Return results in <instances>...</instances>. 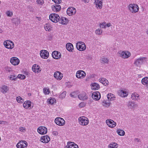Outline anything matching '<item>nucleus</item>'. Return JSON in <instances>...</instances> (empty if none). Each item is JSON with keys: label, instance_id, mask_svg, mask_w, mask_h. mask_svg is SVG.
Here are the masks:
<instances>
[{"label": "nucleus", "instance_id": "12", "mask_svg": "<svg viewBox=\"0 0 148 148\" xmlns=\"http://www.w3.org/2000/svg\"><path fill=\"white\" fill-rule=\"evenodd\" d=\"M92 97L94 100H98L101 98L100 93L98 91L94 92L92 93Z\"/></svg>", "mask_w": 148, "mask_h": 148}, {"label": "nucleus", "instance_id": "39", "mask_svg": "<svg viewBox=\"0 0 148 148\" xmlns=\"http://www.w3.org/2000/svg\"><path fill=\"white\" fill-rule=\"evenodd\" d=\"M70 95L71 97L74 98H76L77 96L75 92H73L71 93L70 94Z\"/></svg>", "mask_w": 148, "mask_h": 148}, {"label": "nucleus", "instance_id": "30", "mask_svg": "<svg viewBox=\"0 0 148 148\" xmlns=\"http://www.w3.org/2000/svg\"><path fill=\"white\" fill-rule=\"evenodd\" d=\"M117 132L120 136H123L125 134V132L123 130L121 129L117 130Z\"/></svg>", "mask_w": 148, "mask_h": 148}, {"label": "nucleus", "instance_id": "22", "mask_svg": "<svg viewBox=\"0 0 148 148\" xmlns=\"http://www.w3.org/2000/svg\"><path fill=\"white\" fill-rule=\"evenodd\" d=\"M52 9L54 12H58L61 9L60 6L59 5H53L51 7Z\"/></svg>", "mask_w": 148, "mask_h": 148}, {"label": "nucleus", "instance_id": "29", "mask_svg": "<svg viewBox=\"0 0 148 148\" xmlns=\"http://www.w3.org/2000/svg\"><path fill=\"white\" fill-rule=\"evenodd\" d=\"M141 82L143 85H146L148 84V77L143 78L141 80Z\"/></svg>", "mask_w": 148, "mask_h": 148}, {"label": "nucleus", "instance_id": "13", "mask_svg": "<svg viewBox=\"0 0 148 148\" xmlns=\"http://www.w3.org/2000/svg\"><path fill=\"white\" fill-rule=\"evenodd\" d=\"M85 73L83 71L79 70L77 71L76 74V76L78 78H82L86 76Z\"/></svg>", "mask_w": 148, "mask_h": 148}, {"label": "nucleus", "instance_id": "55", "mask_svg": "<svg viewBox=\"0 0 148 148\" xmlns=\"http://www.w3.org/2000/svg\"><path fill=\"white\" fill-rule=\"evenodd\" d=\"M25 130V129L23 127H20L19 128V130L21 132H24V130Z\"/></svg>", "mask_w": 148, "mask_h": 148}, {"label": "nucleus", "instance_id": "10", "mask_svg": "<svg viewBox=\"0 0 148 148\" xmlns=\"http://www.w3.org/2000/svg\"><path fill=\"white\" fill-rule=\"evenodd\" d=\"M27 146V143L25 141L23 140L20 141L16 145V147L18 148H24Z\"/></svg>", "mask_w": 148, "mask_h": 148}, {"label": "nucleus", "instance_id": "7", "mask_svg": "<svg viewBox=\"0 0 148 148\" xmlns=\"http://www.w3.org/2000/svg\"><path fill=\"white\" fill-rule=\"evenodd\" d=\"M40 54L41 57L45 59L47 58L49 56V52L46 50H41L40 52Z\"/></svg>", "mask_w": 148, "mask_h": 148}, {"label": "nucleus", "instance_id": "52", "mask_svg": "<svg viewBox=\"0 0 148 148\" xmlns=\"http://www.w3.org/2000/svg\"><path fill=\"white\" fill-rule=\"evenodd\" d=\"M105 79V78L103 77L99 79V81L102 83H103V82H104Z\"/></svg>", "mask_w": 148, "mask_h": 148}, {"label": "nucleus", "instance_id": "2", "mask_svg": "<svg viewBox=\"0 0 148 148\" xmlns=\"http://www.w3.org/2000/svg\"><path fill=\"white\" fill-rule=\"evenodd\" d=\"M77 49L80 51L85 50L86 48L85 43L82 42H78L76 44Z\"/></svg>", "mask_w": 148, "mask_h": 148}, {"label": "nucleus", "instance_id": "64", "mask_svg": "<svg viewBox=\"0 0 148 148\" xmlns=\"http://www.w3.org/2000/svg\"><path fill=\"white\" fill-rule=\"evenodd\" d=\"M1 123V121H0V124Z\"/></svg>", "mask_w": 148, "mask_h": 148}, {"label": "nucleus", "instance_id": "17", "mask_svg": "<svg viewBox=\"0 0 148 148\" xmlns=\"http://www.w3.org/2000/svg\"><path fill=\"white\" fill-rule=\"evenodd\" d=\"M10 62L12 64L16 65L19 64V60L16 57H13L11 58Z\"/></svg>", "mask_w": 148, "mask_h": 148}, {"label": "nucleus", "instance_id": "20", "mask_svg": "<svg viewBox=\"0 0 148 148\" xmlns=\"http://www.w3.org/2000/svg\"><path fill=\"white\" fill-rule=\"evenodd\" d=\"M49 137L47 135H45L41 138V141L44 143H46L50 140Z\"/></svg>", "mask_w": 148, "mask_h": 148}, {"label": "nucleus", "instance_id": "32", "mask_svg": "<svg viewBox=\"0 0 148 148\" xmlns=\"http://www.w3.org/2000/svg\"><path fill=\"white\" fill-rule=\"evenodd\" d=\"M110 103L109 101L108 102L105 100H104L103 102V105L105 107H108L110 106Z\"/></svg>", "mask_w": 148, "mask_h": 148}, {"label": "nucleus", "instance_id": "61", "mask_svg": "<svg viewBox=\"0 0 148 148\" xmlns=\"http://www.w3.org/2000/svg\"><path fill=\"white\" fill-rule=\"evenodd\" d=\"M136 95V98H135V100H138V99H139V96L138 95Z\"/></svg>", "mask_w": 148, "mask_h": 148}, {"label": "nucleus", "instance_id": "46", "mask_svg": "<svg viewBox=\"0 0 148 148\" xmlns=\"http://www.w3.org/2000/svg\"><path fill=\"white\" fill-rule=\"evenodd\" d=\"M29 104H27V103H26L25 102L23 103V107L26 108V109H27L29 107Z\"/></svg>", "mask_w": 148, "mask_h": 148}, {"label": "nucleus", "instance_id": "60", "mask_svg": "<svg viewBox=\"0 0 148 148\" xmlns=\"http://www.w3.org/2000/svg\"><path fill=\"white\" fill-rule=\"evenodd\" d=\"M49 103H53V100L51 99L49 100Z\"/></svg>", "mask_w": 148, "mask_h": 148}, {"label": "nucleus", "instance_id": "18", "mask_svg": "<svg viewBox=\"0 0 148 148\" xmlns=\"http://www.w3.org/2000/svg\"><path fill=\"white\" fill-rule=\"evenodd\" d=\"M53 58L56 59H58L61 58V55L60 53L57 51H53L52 53Z\"/></svg>", "mask_w": 148, "mask_h": 148}, {"label": "nucleus", "instance_id": "25", "mask_svg": "<svg viewBox=\"0 0 148 148\" xmlns=\"http://www.w3.org/2000/svg\"><path fill=\"white\" fill-rule=\"evenodd\" d=\"M66 47L67 49L69 51L71 52L73 49V44L70 43H68L66 45Z\"/></svg>", "mask_w": 148, "mask_h": 148}, {"label": "nucleus", "instance_id": "15", "mask_svg": "<svg viewBox=\"0 0 148 148\" xmlns=\"http://www.w3.org/2000/svg\"><path fill=\"white\" fill-rule=\"evenodd\" d=\"M78 98L82 100H85L88 99V97L86 95V93L82 92L78 95Z\"/></svg>", "mask_w": 148, "mask_h": 148}, {"label": "nucleus", "instance_id": "35", "mask_svg": "<svg viewBox=\"0 0 148 148\" xmlns=\"http://www.w3.org/2000/svg\"><path fill=\"white\" fill-rule=\"evenodd\" d=\"M66 92L65 91H64L59 96V97L61 99H63L66 96Z\"/></svg>", "mask_w": 148, "mask_h": 148}, {"label": "nucleus", "instance_id": "16", "mask_svg": "<svg viewBox=\"0 0 148 148\" xmlns=\"http://www.w3.org/2000/svg\"><path fill=\"white\" fill-rule=\"evenodd\" d=\"M106 122L108 126L111 128L114 127L116 126V122L113 120L108 119L106 120Z\"/></svg>", "mask_w": 148, "mask_h": 148}, {"label": "nucleus", "instance_id": "27", "mask_svg": "<svg viewBox=\"0 0 148 148\" xmlns=\"http://www.w3.org/2000/svg\"><path fill=\"white\" fill-rule=\"evenodd\" d=\"M107 97L108 100L110 101L114 100L115 99L114 95L112 93L108 94L107 95Z\"/></svg>", "mask_w": 148, "mask_h": 148}, {"label": "nucleus", "instance_id": "41", "mask_svg": "<svg viewBox=\"0 0 148 148\" xmlns=\"http://www.w3.org/2000/svg\"><path fill=\"white\" fill-rule=\"evenodd\" d=\"M43 92L45 95L49 94V90L46 88H44L43 89Z\"/></svg>", "mask_w": 148, "mask_h": 148}, {"label": "nucleus", "instance_id": "6", "mask_svg": "<svg viewBox=\"0 0 148 148\" xmlns=\"http://www.w3.org/2000/svg\"><path fill=\"white\" fill-rule=\"evenodd\" d=\"M79 123L82 125H86L88 124V121L87 118L82 116L79 119Z\"/></svg>", "mask_w": 148, "mask_h": 148}, {"label": "nucleus", "instance_id": "14", "mask_svg": "<svg viewBox=\"0 0 148 148\" xmlns=\"http://www.w3.org/2000/svg\"><path fill=\"white\" fill-rule=\"evenodd\" d=\"M128 54L126 52L122 51H120L119 52V56L124 58H128L130 55V52H127Z\"/></svg>", "mask_w": 148, "mask_h": 148}, {"label": "nucleus", "instance_id": "33", "mask_svg": "<svg viewBox=\"0 0 148 148\" xmlns=\"http://www.w3.org/2000/svg\"><path fill=\"white\" fill-rule=\"evenodd\" d=\"M36 66V64L34 65L32 67V70L35 73H36V72H37L38 73V71H39V68H35Z\"/></svg>", "mask_w": 148, "mask_h": 148}, {"label": "nucleus", "instance_id": "48", "mask_svg": "<svg viewBox=\"0 0 148 148\" xmlns=\"http://www.w3.org/2000/svg\"><path fill=\"white\" fill-rule=\"evenodd\" d=\"M96 7L97 8H99V9H101L102 7V4H97V3H96Z\"/></svg>", "mask_w": 148, "mask_h": 148}, {"label": "nucleus", "instance_id": "59", "mask_svg": "<svg viewBox=\"0 0 148 148\" xmlns=\"http://www.w3.org/2000/svg\"><path fill=\"white\" fill-rule=\"evenodd\" d=\"M111 25V24L110 23H109L106 24V26H107L108 27H109Z\"/></svg>", "mask_w": 148, "mask_h": 148}, {"label": "nucleus", "instance_id": "49", "mask_svg": "<svg viewBox=\"0 0 148 148\" xmlns=\"http://www.w3.org/2000/svg\"><path fill=\"white\" fill-rule=\"evenodd\" d=\"M6 14L8 16L10 17H11L12 15V12L10 11H8L7 12Z\"/></svg>", "mask_w": 148, "mask_h": 148}, {"label": "nucleus", "instance_id": "62", "mask_svg": "<svg viewBox=\"0 0 148 148\" xmlns=\"http://www.w3.org/2000/svg\"><path fill=\"white\" fill-rule=\"evenodd\" d=\"M84 2H88L89 0H82Z\"/></svg>", "mask_w": 148, "mask_h": 148}, {"label": "nucleus", "instance_id": "36", "mask_svg": "<svg viewBox=\"0 0 148 148\" xmlns=\"http://www.w3.org/2000/svg\"><path fill=\"white\" fill-rule=\"evenodd\" d=\"M17 101L20 103H22L23 101V99L21 97L18 96L16 98Z\"/></svg>", "mask_w": 148, "mask_h": 148}, {"label": "nucleus", "instance_id": "23", "mask_svg": "<svg viewBox=\"0 0 148 148\" xmlns=\"http://www.w3.org/2000/svg\"><path fill=\"white\" fill-rule=\"evenodd\" d=\"M91 88L92 89L94 90H97L100 88V86L96 83H94L91 84Z\"/></svg>", "mask_w": 148, "mask_h": 148}, {"label": "nucleus", "instance_id": "11", "mask_svg": "<svg viewBox=\"0 0 148 148\" xmlns=\"http://www.w3.org/2000/svg\"><path fill=\"white\" fill-rule=\"evenodd\" d=\"M37 131L40 134H44L47 132V129L45 127H40L38 128Z\"/></svg>", "mask_w": 148, "mask_h": 148}, {"label": "nucleus", "instance_id": "19", "mask_svg": "<svg viewBox=\"0 0 148 148\" xmlns=\"http://www.w3.org/2000/svg\"><path fill=\"white\" fill-rule=\"evenodd\" d=\"M54 76L57 80H60L62 79L63 76L62 74L60 72L57 71L54 73Z\"/></svg>", "mask_w": 148, "mask_h": 148}, {"label": "nucleus", "instance_id": "3", "mask_svg": "<svg viewBox=\"0 0 148 148\" xmlns=\"http://www.w3.org/2000/svg\"><path fill=\"white\" fill-rule=\"evenodd\" d=\"M4 45L5 47L8 49H12L14 47V43L12 41L7 40L4 42Z\"/></svg>", "mask_w": 148, "mask_h": 148}, {"label": "nucleus", "instance_id": "4", "mask_svg": "<svg viewBox=\"0 0 148 148\" xmlns=\"http://www.w3.org/2000/svg\"><path fill=\"white\" fill-rule=\"evenodd\" d=\"M146 61V58L145 57H140L136 59L135 61L134 64L137 66H139Z\"/></svg>", "mask_w": 148, "mask_h": 148}, {"label": "nucleus", "instance_id": "45", "mask_svg": "<svg viewBox=\"0 0 148 148\" xmlns=\"http://www.w3.org/2000/svg\"><path fill=\"white\" fill-rule=\"evenodd\" d=\"M100 25L101 27L105 28L106 27V23L105 22H103L100 24Z\"/></svg>", "mask_w": 148, "mask_h": 148}, {"label": "nucleus", "instance_id": "43", "mask_svg": "<svg viewBox=\"0 0 148 148\" xmlns=\"http://www.w3.org/2000/svg\"><path fill=\"white\" fill-rule=\"evenodd\" d=\"M100 29H96V31L95 32V33L98 35H100L102 33V31H101V32H100Z\"/></svg>", "mask_w": 148, "mask_h": 148}, {"label": "nucleus", "instance_id": "56", "mask_svg": "<svg viewBox=\"0 0 148 148\" xmlns=\"http://www.w3.org/2000/svg\"><path fill=\"white\" fill-rule=\"evenodd\" d=\"M25 103H27V104H29V107L31 108V101H27L25 102Z\"/></svg>", "mask_w": 148, "mask_h": 148}, {"label": "nucleus", "instance_id": "40", "mask_svg": "<svg viewBox=\"0 0 148 148\" xmlns=\"http://www.w3.org/2000/svg\"><path fill=\"white\" fill-rule=\"evenodd\" d=\"M101 61L104 63H107L108 62V60L107 58H102Z\"/></svg>", "mask_w": 148, "mask_h": 148}, {"label": "nucleus", "instance_id": "8", "mask_svg": "<svg viewBox=\"0 0 148 148\" xmlns=\"http://www.w3.org/2000/svg\"><path fill=\"white\" fill-rule=\"evenodd\" d=\"M55 123L58 125L60 126L64 125L65 123L64 120L61 118H57L55 120Z\"/></svg>", "mask_w": 148, "mask_h": 148}, {"label": "nucleus", "instance_id": "44", "mask_svg": "<svg viewBox=\"0 0 148 148\" xmlns=\"http://www.w3.org/2000/svg\"><path fill=\"white\" fill-rule=\"evenodd\" d=\"M108 80L105 78V79L104 82H103V83H102V84L105 86H106L108 84Z\"/></svg>", "mask_w": 148, "mask_h": 148}, {"label": "nucleus", "instance_id": "34", "mask_svg": "<svg viewBox=\"0 0 148 148\" xmlns=\"http://www.w3.org/2000/svg\"><path fill=\"white\" fill-rule=\"evenodd\" d=\"M10 80H16L17 78V77L14 74L10 75L9 77Z\"/></svg>", "mask_w": 148, "mask_h": 148}, {"label": "nucleus", "instance_id": "5", "mask_svg": "<svg viewBox=\"0 0 148 148\" xmlns=\"http://www.w3.org/2000/svg\"><path fill=\"white\" fill-rule=\"evenodd\" d=\"M129 9L130 11L132 13H136L138 12L139 10L138 6L135 4L129 5Z\"/></svg>", "mask_w": 148, "mask_h": 148}, {"label": "nucleus", "instance_id": "57", "mask_svg": "<svg viewBox=\"0 0 148 148\" xmlns=\"http://www.w3.org/2000/svg\"><path fill=\"white\" fill-rule=\"evenodd\" d=\"M127 94H128L126 92L124 91V95H124V97H126L127 96Z\"/></svg>", "mask_w": 148, "mask_h": 148}, {"label": "nucleus", "instance_id": "21", "mask_svg": "<svg viewBox=\"0 0 148 148\" xmlns=\"http://www.w3.org/2000/svg\"><path fill=\"white\" fill-rule=\"evenodd\" d=\"M59 20V23L63 25H66L68 22V19L64 17H61Z\"/></svg>", "mask_w": 148, "mask_h": 148}, {"label": "nucleus", "instance_id": "63", "mask_svg": "<svg viewBox=\"0 0 148 148\" xmlns=\"http://www.w3.org/2000/svg\"><path fill=\"white\" fill-rule=\"evenodd\" d=\"M3 32V31L1 29H0V33H2Z\"/></svg>", "mask_w": 148, "mask_h": 148}, {"label": "nucleus", "instance_id": "42", "mask_svg": "<svg viewBox=\"0 0 148 148\" xmlns=\"http://www.w3.org/2000/svg\"><path fill=\"white\" fill-rule=\"evenodd\" d=\"M124 91L123 90H120L119 92V94L122 97H124Z\"/></svg>", "mask_w": 148, "mask_h": 148}, {"label": "nucleus", "instance_id": "9", "mask_svg": "<svg viewBox=\"0 0 148 148\" xmlns=\"http://www.w3.org/2000/svg\"><path fill=\"white\" fill-rule=\"evenodd\" d=\"M75 9L73 7H69L67 10V14L69 16H71L74 14L76 13Z\"/></svg>", "mask_w": 148, "mask_h": 148}, {"label": "nucleus", "instance_id": "28", "mask_svg": "<svg viewBox=\"0 0 148 148\" xmlns=\"http://www.w3.org/2000/svg\"><path fill=\"white\" fill-rule=\"evenodd\" d=\"M118 147V145L115 143H111L108 146L109 148H117Z\"/></svg>", "mask_w": 148, "mask_h": 148}, {"label": "nucleus", "instance_id": "37", "mask_svg": "<svg viewBox=\"0 0 148 148\" xmlns=\"http://www.w3.org/2000/svg\"><path fill=\"white\" fill-rule=\"evenodd\" d=\"M44 27L46 31H49L51 30L49 24H45V25Z\"/></svg>", "mask_w": 148, "mask_h": 148}, {"label": "nucleus", "instance_id": "1", "mask_svg": "<svg viewBox=\"0 0 148 148\" xmlns=\"http://www.w3.org/2000/svg\"><path fill=\"white\" fill-rule=\"evenodd\" d=\"M50 19L53 22L56 23L59 21L60 17L59 16L56 14L52 13L49 16Z\"/></svg>", "mask_w": 148, "mask_h": 148}, {"label": "nucleus", "instance_id": "50", "mask_svg": "<svg viewBox=\"0 0 148 148\" xmlns=\"http://www.w3.org/2000/svg\"><path fill=\"white\" fill-rule=\"evenodd\" d=\"M86 104L84 102H81L79 104V107L80 108L84 107L85 106Z\"/></svg>", "mask_w": 148, "mask_h": 148}, {"label": "nucleus", "instance_id": "53", "mask_svg": "<svg viewBox=\"0 0 148 148\" xmlns=\"http://www.w3.org/2000/svg\"><path fill=\"white\" fill-rule=\"evenodd\" d=\"M53 1L56 3L59 4L61 2V0H54Z\"/></svg>", "mask_w": 148, "mask_h": 148}, {"label": "nucleus", "instance_id": "31", "mask_svg": "<svg viewBox=\"0 0 148 148\" xmlns=\"http://www.w3.org/2000/svg\"><path fill=\"white\" fill-rule=\"evenodd\" d=\"M136 106L134 103L132 101L129 102L127 104L128 107L131 108L135 107Z\"/></svg>", "mask_w": 148, "mask_h": 148}, {"label": "nucleus", "instance_id": "47", "mask_svg": "<svg viewBox=\"0 0 148 148\" xmlns=\"http://www.w3.org/2000/svg\"><path fill=\"white\" fill-rule=\"evenodd\" d=\"M138 95L136 93H134L132 94L131 95V98L132 99L135 100L136 97V95Z\"/></svg>", "mask_w": 148, "mask_h": 148}, {"label": "nucleus", "instance_id": "38", "mask_svg": "<svg viewBox=\"0 0 148 148\" xmlns=\"http://www.w3.org/2000/svg\"><path fill=\"white\" fill-rule=\"evenodd\" d=\"M17 78H18L21 79H25V75L22 74H19L17 76Z\"/></svg>", "mask_w": 148, "mask_h": 148}, {"label": "nucleus", "instance_id": "51", "mask_svg": "<svg viewBox=\"0 0 148 148\" xmlns=\"http://www.w3.org/2000/svg\"><path fill=\"white\" fill-rule=\"evenodd\" d=\"M95 3L97 4H102V2L100 0H95Z\"/></svg>", "mask_w": 148, "mask_h": 148}, {"label": "nucleus", "instance_id": "54", "mask_svg": "<svg viewBox=\"0 0 148 148\" xmlns=\"http://www.w3.org/2000/svg\"><path fill=\"white\" fill-rule=\"evenodd\" d=\"M42 0H37L36 1L37 2L38 4H43Z\"/></svg>", "mask_w": 148, "mask_h": 148}, {"label": "nucleus", "instance_id": "24", "mask_svg": "<svg viewBox=\"0 0 148 148\" xmlns=\"http://www.w3.org/2000/svg\"><path fill=\"white\" fill-rule=\"evenodd\" d=\"M68 148H78V145L74 143L71 142H68Z\"/></svg>", "mask_w": 148, "mask_h": 148}, {"label": "nucleus", "instance_id": "58", "mask_svg": "<svg viewBox=\"0 0 148 148\" xmlns=\"http://www.w3.org/2000/svg\"><path fill=\"white\" fill-rule=\"evenodd\" d=\"M134 141L136 142H138L139 141V139L138 138H135L134 139Z\"/></svg>", "mask_w": 148, "mask_h": 148}, {"label": "nucleus", "instance_id": "26", "mask_svg": "<svg viewBox=\"0 0 148 148\" xmlns=\"http://www.w3.org/2000/svg\"><path fill=\"white\" fill-rule=\"evenodd\" d=\"M9 88L7 86L3 85L1 88V92L3 93H4L7 92Z\"/></svg>", "mask_w": 148, "mask_h": 148}]
</instances>
